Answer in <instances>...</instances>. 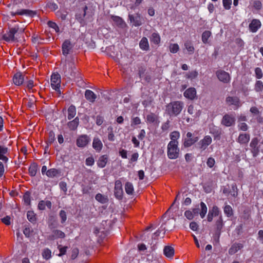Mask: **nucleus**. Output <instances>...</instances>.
Returning a JSON list of instances; mask_svg holds the SVG:
<instances>
[{
  "label": "nucleus",
  "instance_id": "1",
  "mask_svg": "<svg viewBox=\"0 0 263 263\" xmlns=\"http://www.w3.org/2000/svg\"><path fill=\"white\" fill-rule=\"evenodd\" d=\"M183 103L181 101H173L166 106L165 111L170 116H177L182 111Z\"/></svg>",
  "mask_w": 263,
  "mask_h": 263
},
{
  "label": "nucleus",
  "instance_id": "2",
  "mask_svg": "<svg viewBox=\"0 0 263 263\" xmlns=\"http://www.w3.org/2000/svg\"><path fill=\"white\" fill-rule=\"evenodd\" d=\"M62 64L63 65V71L65 76H73L76 69L74 59L70 58L65 60L64 62H62Z\"/></svg>",
  "mask_w": 263,
  "mask_h": 263
},
{
  "label": "nucleus",
  "instance_id": "3",
  "mask_svg": "<svg viewBox=\"0 0 263 263\" xmlns=\"http://www.w3.org/2000/svg\"><path fill=\"white\" fill-rule=\"evenodd\" d=\"M178 145V144L168 143L167 145V156L170 159H175L178 157L179 149Z\"/></svg>",
  "mask_w": 263,
  "mask_h": 263
},
{
  "label": "nucleus",
  "instance_id": "4",
  "mask_svg": "<svg viewBox=\"0 0 263 263\" xmlns=\"http://www.w3.org/2000/svg\"><path fill=\"white\" fill-rule=\"evenodd\" d=\"M61 84V78L60 76L58 73H53L51 77V86L54 90L61 94L60 89Z\"/></svg>",
  "mask_w": 263,
  "mask_h": 263
},
{
  "label": "nucleus",
  "instance_id": "5",
  "mask_svg": "<svg viewBox=\"0 0 263 263\" xmlns=\"http://www.w3.org/2000/svg\"><path fill=\"white\" fill-rule=\"evenodd\" d=\"M212 142V139L210 136H205L198 143V148L201 151H204Z\"/></svg>",
  "mask_w": 263,
  "mask_h": 263
},
{
  "label": "nucleus",
  "instance_id": "6",
  "mask_svg": "<svg viewBox=\"0 0 263 263\" xmlns=\"http://www.w3.org/2000/svg\"><path fill=\"white\" fill-rule=\"evenodd\" d=\"M18 27L14 26L9 29V31L4 34L3 39L6 42H13L14 41V34L18 31Z\"/></svg>",
  "mask_w": 263,
  "mask_h": 263
},
{
  "label": "nucleus",
  "instance_id": "7",
  "mask_svg": "<svg viewBox=\"0 0 263 263\" xmlns=\"http://www.w3.org/2000/svg\"><path fill=\"white\" fill-rule=\"evenodd\" d=\"M90 141V139L88 136L83 135L77 138L76 144L79 147H84L86 146Z\"/></svg>",
  "mask_w": 263,
  "mask_h": 263
},
{
  "label": "nucleus",
  "instance_id": "8",
  "mask_svg": "<svg viewBox=\"0 0 263 263\" xmlns=\"http://www.w3.org/2000/svg\"><path fill=\"white\" fill-rule=\"evenodd\" d=\"M227 103L229 105L233 106L234 109H237L241 106L239 99L237 97H228L226 99Z\"/></svg>",
  "mask_w": 263,
  "mask_h": 263
},
{
  "label": "nucleus",
  "instance_id": "9",
  "mask_svg": "<svg viewBox=\"0 0 263 263\" xmlns=\"http://www.w3.org/2000/svg\"><path fill=\"white\" fill-rule=\"evenodd\" d=\"M218 79L223 83H228L230 81V74L223 70H219L216 73Z\"/></svg>",
  "mask_w": 263,
  "mask_h": 263
},
{
  "label": "nucleus",
  "instance_id": "10",
  "mask_svg": "<svg viewBox=\"0 0 263 263\" xmlns=\"http://www.w3.org/2000/svg\"><path fill=\"white\" fill-rule=\"evenodd\" d=\"M8 147L4 145L0 144V160H2L5 163H7L8 161Z\"/></svg>",
  "mask_w": 263,
  "mask_h": 263
},
{
  "label": "nucleus",
  "instance_id": "11",
  "mask_svg": "<svg viewBox=\"0 0 263 263\" xmlns=\"http://www.w3.org/2000/svg\"><path fill=\"white\" fill-rule=\"evenodd\" d=\"M123 194L122 185L120 180H117L115 184V195L120 199L122 197Z\"/></svg>",
  "mask_w": 263,
  "mask_h": 263
},
{
  "label": "nucleus",
  "instance_id": "12",
  "mask_svg": "<svg viewBox=\"0 0 263 263\" xmlns=\"http://www.w3.org/2000/svg\"><path fill=\"white\" fill-rule=\"evenodd\" d=\"M24 81V76L20 72L16 73L13 77V82L15 85L20 86Z\"/></svg>",
  "mask_w": 263,
  "mask_h": 263
},
{
  "label": "nucleus",
  "instance_id": "13",
  "mask_svg": "<svg viewBox=\"0 0 263 263\" xmlns=\"http://www.w3.org/2000/svg\"><path fill=\"white\" fill-rule=\"evenodd\" d=\"M130 21L135 26H139L142 24V18L139 14H137L136 16H134L133 15H129Z\"/></svg>",
  "mask_w": 263,
  "mask_h": 263
},
{
  "label": "nucleus",
  "instance_id": "14",
  "mask_svg": "<svg viewBox=\"0 0 263 263\" xmlns=\"http://www.w3.org/2000/svg\"><path fill=\"white\" fill-rule=\"evenodd\" d=\"M219 212L220 211L218 208L216 206H214L212 209L210 210L209 211L207 217L208 221H212L213 217L218 216L219 214Z\"/></svg>",
  "mask_w": 263,
  "mask_h": 263
},
{
  "label": "nucleus",
  "instance_id": "15",
  "mask_svg": "<svg viewBox=\"0 0 263 263\" xmlns=\"http://www.w3.org/2000/svg\"><path fill=\"white\" fill-rule=\"evenodd\" d=\"M261 26L259 20L253 19L249 25V29L252 32H256Z\"/></svg>",
  "mask_w": 263,
  "mask_h": 263
},
{
  "label": "nucleus",
  "instance_id": "16",
  "mask_svg": "<svg viewBox=\"0 0 263 263\" xmlns=\"http://www.w3.org/2000/svg\"><path fill=\"white\" fill-rule=\"evenodd\" d=\"M184 96L190 100H193L196 96L195 88L191 87L186 89L184 92Z\"/></svg>",
  "mask_w": 263,
  "mask_h": 263
},
{
  "label": "nucleus",
  "instance_id": "17",
  "mask_svg": "<svg viewBox=\"0 0 263 263\" xmlns=\"http://www.w3.org/2000/svg\"><path fill=\"white\" fill-rule=\"evenodd\" d=\"M235 121L234 118L231 116L226 115L222 119V123L226 126H231Z\"/></svg>",
  "mask_w": 263,
  "mask_h": 263
},
{
  "label": "nucleus",
  "instance_id": "18",
  "mask_svg": "<svg viewBox=\"0 0 263 263\" xmlns=\"http://www.w3.org/2000/svg\"><path fill=\"white\" fill-rule=\"evenodd\" d=\"M187 112L195 118H198L201 115L200 109H195L193 105H190L187 108Z\"/></svg>",
  "mask_w": 263,
  "mask_h": 263
},
{
  "label": "nucleus",
  "instance_id": "19",
  "mask_svg": "<svg viewBox=\"0 0 263 263\" xmlns=\"http://www.w3.org/2000/svg\"><path fill=\"white\" fill-rule=\"evenodd\" d=\"M92 147L98 152L101 151L103 147V144L99 138H94L92 142Z\"/></svg>",
  "mask_w": 263,
  "mask_h": 263
},
{
  "label": "nucleus",
  "instance_id": "20",
  "mask_svg": "<svg viewBox=\"0 0 263 263\" xmlns=\"http://www.w3.org/2000/svg\"><path fill=\"white\" fill-rule=\"evenodd\" d=\"M198 213V209L197 208L193 209L192 210H187L184 212L185 217L189 220H192L194 218L195 215Z\"/></svg>",
  "mask_w": 263,
  "mask_h": 263
},
{
  "label": "nucleus",
  "instance_id": "21",
  "mask_svg": "<svg viewBox=\"0 0 263 263\" xmlns=\"http://www.w3.org/2000/svg\"><path fill=\"white\" fill-rule=\"evenodd\" d=\"M250 140V135L247 134H241L239 135L237 141L241 144H246Z\"/></svg>",
  "mask_w": 263,
  "mask_h": 263
},
{
  "label": "nucleus",
  "instance_id": "22",
  "mask_svg": "<svg viewBox=\"0 0 263 263\" xmlns=\"http://www.w3.org/2000/svg\"><path fill=\"white\" fill-rule=\"evenodd\" d=\"M72 48L70 42L68 40H66L62 45V51L64 55H66L69 53Z\"/></svg>",
  "mask_w": 263,
  "mask_h": 263
},
{
  "label": "nucleus",
  "instance_id": "23",
  "mask_svg": "<svg viewBox=\"0 0 263 263\" xmlns=\"http://www.w3.org/2000/svg\"><path fill=\"white\" fill-rule=\"evenodd\" d=\"M163 253L166 257L172 259L174 255V249L171 246H165L163 249Z\"/></svg>",
  "mask_w": 263,
  "mask_h": 263
},
{
  "label": "nucleus",
  "instance_id": "24",
  "mask_svg": "<svg viewBox=\"0 0 263 263\" xmlns=\"http://www.w3.org/2000/svg\"><path fill=\"white\" fill-rule=\"evenodd\" d=\"M139 47L142 50L147 51L149 49V46L146 37H143L142 38L139 43Z\"/></svg>",
  "mask_w": 263,
  "mask_h": 263
},
{
  "label": "nucleus",
  "instance_id": "25",
  "mask_svg": "<svg viewBox=\"0 0 263 263\" xmlns=\"http://www.w3.org/2000/svg\"><path fill=\"white\" fill-rule=\"evenodd\" d=\"M242 248L243 245L241 243H234L229 249V253L230 255L234 254Z\"/></svg>",
  "mask_w": 263,
  "mask_h": 263
},
{
  "label": "nucleus",
  "instance_id": "26",
  "mask_svg": "<svg viewBox=\"0 0 263 263\" xmlns=\"http://www.w3.org/2000/svg\"><path fill=\"white\" fill-rule=\"evenodd\" d=\"M180 133L177 131H174L170 134L171 141L169 143L178 144V139L180 138Z\"/></svg>",
  "mask_w": 263,
  "mask_h": 263
},
{
  "label": "nucleus",
  "instance_id": "27",
  "mask_svg": "<svg viewBox=\"0 0 263 263\" xmlns=\"http://www.w3.org/2000/svg\"><path fill=\"white\" fill-rule=\"evenodd\" d=\"M85 97L87 100L91 102H93L97 98L95 93L90 90H86L85 91Z\"/></svg>",
  "mask_w": 263,
  "mask_h": 263
},
{
  "label": "nucleus",
  "instance_id": "28",
  "mask_svg": "<svg viewBox=\"0 0 263 263\" xmlns=\"http://www.w3.org/2000/svg\"><path fill=\"white\" fill-rule=\"evenodd\" d=\"M184 46L185 49L187 51L189 54H192L194 53L195 49L191 41H185L184 44Z\"/></svg>",
  "mask_w": 263,
  "mask_h": 263
},
{
  "label": "nucleus",
  "instance_id": "29",
  "mask_svg": "<svg viewBox=\"0 0 263 263\" xmlns=\"http://www.w3.org/2000/svg\"><path fill=\"white\" fill-rule=\"evenodd\" d=\"M108 161V157L106 155L101 156L97 162L98 166L103 168L105 166Z\"/></svg>",
  "mask_w": 263,
  "mask_h": 263
},
{
  "label": "nucleus",
  "instance_id": "30",
  "mask_svg": "<svg viewBox=\"0 0 263 263\" xmlns=\"http://www.w3.org/2000/svg\"><path fill=\"white\" fill-rule=\"evenodd\" d=\"M198 140V138L197 137H194V138H186L184 140L183 144L184 146L185 147H190L197 142Z\"/></svg>",
  "mask_w": 263,
  "mask_h": 263
},
{
  "label": "nucleus",
  "instance_id": "31",
  "mask_svg": "<svg viewBox=\"0 0 263 263\" xmlns=\"http://www.w3.org/2000/svg\"><path fill=\"white\" fill-rule=\"evenodd\" d=\"M76 115V108L75 106L71 105L68 109V119L69 120L73 118Z\"/></svg>",
  "mask_w": 263,
  "mask_h": 263
},
{
  "label": "nucleus",
  "instance_id": "32",
  "mask_svg": "<svg viewBox=\"0 0 263 263\" xmlns=\"http://www.w3.org/2000/svg\"><path fill=\"white\" fill-rule=\"evenodd\" d=\"M79 119L78 118H76L74 120H73L72 121H71L68 123V127L71 130H74L77 128V127L79 125Z\"/></svg>",
  "mask_w": 263,
  "mask_h": 263
},
{
  "label": "nucleus",
  "instance_id": "33",
  "mask_svg": "<svg viewBox=\"0 0 263 263\" xmlns=\"http://www.w3.org/2000/svg\"><path fill=\"white\" fill-rule=\"evenodd\" d=\"M157 117L154 114H150L147 115L146 121L149 123H155L157 122Z\"/></svg>",
  "mask_w": 263,
  "mask_h": 263
},
{
  "label": "nucleus",
  "instance_id": "34",
  "mask_svg": "<svg viewBox=\"0 0 263 263\" xmlns=\"http://www.w3.org/2000/svg\"><path fill=\"white\" fill-rule=\"evenodd\" d=\"M251 5L256 10H260L262 7V3L260 0H252Z\"/></svg>",
  "mask_w": 263,
  "mask_h": 263
},
{
  "label": "nucleus",
  "instance_id": "35",
  "mask_svg": "<svg viewBox=\"0 0 263 263\" xmlns=\"http://www.w3.org/2000/svg\"><path fill=\"white\" fill-rule=\"evenodd\" d=\"M151 41L155 44H158L160 42V36L158 33L154 32L152 34Z\"/></svg>",
  "mask_w": 263,
  "mask_h": 263
},
{
  "label": "nucleus",
  "instance_id": "36",
  "mask_svg": "<svg viewBox=\"0 0 263 263\" xmlns=\"http://www.w3.org/2000/svg\"><path fill=\"white\" fill-rule=\"evenodd\" d=\"M65 235L64 232L60 230H55L53 232L52 238L53 239H57V238H63L65 237Z\"/></svg>",
  "mask_w": 263,
  "mask_h": 263
},
{
  "label": "nucleus",
  "instance_id": "37",
  "mask_svg": "<svg viewBox=\"0 0 263 263\" xmlns=\"http://www.w3.org/2000/svg\"><path fill=\"white\" fill-rule=\"evenodd\" d=\"M95 198L98 201L102 203H105L108 201V198L106 196H104L100 193L97 194Z\"/></svg>",
  "mask_w": 263,
  "mask_h": 263
},
{
  "label": "nucleus",
  "instance_id": "38",
  "mask_svg": "<svg viewBox=\"0 0 263 263\" xmlns=\"http://www.w3.org/2000/svg\"><path fill=\"white\" fill-rule=\"evenodd\" d=\"M59 173L58 170L55 168H51L46 172V175L49 177H54L57 176Z\"/></svg>",
  "mask_w": 263,
  "mask_h": 263
},
{
  "label": "nucleus",
  "instance_id": "39",
  "mask_svg": "<svg viewBox=\"0 0 263 263\" xmlns=\"http://www.w3.org/2000/svg\"><path fill=\"white\" fill-rule=\"evenodd\" d=\"M112 20L117 25L123 27L125 25L123 20L119 16H115L112 17Z\"/></svg>",
  "mask_w": 263,
  "mask_h": 263
},
{
  "label": "nucleus",
  "instance_id": "40",
  "mask_svg": "<svg viewBox=\"0 0 263 263\" xmlns=\"http://www.w3.org/2000/svg\"><path fill=\"white\" fill-rule=\"evenodd\" d=\"M200 207H201V211L199 214H200V216L201 218H203L204 217L205 214H206L207 207H206V205H205V204L203 202H201Z\"/></svg>",
  "mask_w": 263,
  "mask_h": 263
},
{
  "label": "nucleus",
  "instance_id": "41",
  "mask_svg": "<svg viewBox=\"0 0 263 263\" xmlns=\"http://www.w3.org/2000/svg\"><path fill=\"white\" fill-rule=\"evenodd\" d=\"M42 256L44 259L48 260L51 257V251L48 248L43 250Z\"/></svg>",
  "mask_w": 263,
  "mask_h": 263
},
{
  "label": "nucleus",
  "instance_id": "42",
  "mask_svg": "<svg viewBox=\"0 0 263 263\" xmlns=\"http://www.w3.org/2000/svg\"><path fill=\"white\" fill-rule=\"evenodd\" d=\"M125 190L127 194L131 195L134 191V187L132 183L127 182L125 184Z\"/></svg>",
  "mask_w": 263,
  "mask_h": 263
},
{
  "label": "nucleus",
  "instance_id": "43",
  "mask_svg": "<svg viewBox=\"0 0 263 263\" xmlns=\"http://www.w3.org/2000/svg\"><path fill=\"white\" fill-rule=\"evenodd\" d=\"M211 35V32L209 31H204L202 34V42L206 44L208 43V39Z\"/></svg>",
  "mask_w": 263,
  "mask_h": 263
},
{
  "label": "nucleus",
  "instance_id": "44",
  "mask_svg": "<svg viewBox=\"0 0 263 263\" xmlns=\"http://www.w3.org/2000/svg\"><path fill=\"white\" fill-rule=\"evenodd\" d=\"M169 49L171 53H176L178 51L179 47L177 44H171L169 46Z\"/></svg>",
  "mask_w": 263,
  "mask_h": 263
},
{
  "label": "nucleus",
  "instance_id": "45",
  "mask_svg": "<svg viewBox=\"0 0 263 263\" xmlns=\"http://www.w3.org/2000/svg\"><path fill=\"white\" fill-rule=\"evenodd\" d=\"M28 219L31 222H33L36 220L35 215L33 211H28L27 213Z\"/></svg>",
  "mask_w": 263,
  "mask_h": 263
},
{
  "label": "nucleus",
  "instance_id": "46",
  "mask_svg": "<svg viewBox=\"0 0 263 263\" xmlns=\"http://www.w3.org/2000/svg\"><path fill=\"white\" fill-rule=\"evenodd\" d=\"M223 224L222 221V218L221 216H220L219 219L216 222V229L218 231H220L223 228Z\"/></svg>",
  "mask_w": 263,
  "mask_h": 263
},
{
  "label": "nucleus",
  "instance_id": "47",
  "mask_svg": "<svg viewBox=\"0 0 263 263\" xmlns=\"http://www.w3.org/2000/svg\"><path fill=\"white\" fill-rule=\"evenodd\" d=\"M263 89V83L261 81H257L255 85V90L259 92Z\"/></svg>",
  "mask_w": 263,
  "mask_h": 263
},
{
  "label": "nucleus",
  "instance_id": "48",
  "mask_svg": "<svg viewBox=\"0 0 263 263\" xmlns=\"http://www.w3.org/2000/svg\"><path fill=\"white\" fill-rule=\"evenodd\" d=\"M224 213L228 217L232 216L233 211L231 206L230 205H226L224 208Z\"/></svg>",
  "mask_w": 263,
  "mask_h": 263
},
{
  "label": "nucleus",
  "instance_id": "49",
  "mask_svg": "<svg viewBox=\"0 0 263 263\" xmlns=\"http://www.w3.org/2000/svg\"><path fill=\"white\" fill-rule=\"evenodd\" d=\"M48 25L49 26V27L53 29L54 30V31H55V32H57V33L59 32V31H60L59 28L58 26L57 25V24L56 23H55L54 22H53L51 21H49L48 22Z\"/></svg>",
  "mask_w": 263,
  "mask_h": 263
},
{
  "label": "nucleus",
  "instance_id": "50",
  "mask_svg": "<svg viewBox=\"0 0 263 263\" xmlns=\"http://www.w3.org/2000/svg\"><path fill=\"white\" fill-rule=\"evenodd\" d=\"M34 86L33 81L32 80H29L26 83V87L27 89L31 92L33 91V88Z\"/></svg>",
  "mask_w": 263,
  "mask_h": 263
},
{
  "label": "nucleus",
  "instance_id": "51",
  "mask_svg": "<svg viewBox=\"0 0 263 263\" xmlns=\"http://www.w3.org/2000/svg\"><path fill=\"white\" fill-rule=\"evenodd\" d=\"M36 166L34 165H31L29 168V173L31 176H34L36 174Z\"/></svg>",
  "mask_w": 263,
  "mask_h": 263
},
{
  "label": "nucleus",
  "instance_id": "52",
  "mask_svg": "<svg viewBox=\"0 0 263 263\" xmlns=\"http://www.w3.org/2000/svg\"><path fill=\"white\" fill-rule=\"evenodd\" d=\"M222 4L226 9L229 10L232 5V0H222Z\"/></svg>",
  "mask_w": 263,
  "mask_h": 263
},
{
  "label": "nucleus",
  "instance_id": "53",
  "mask_svg": "<svg viewBox=\"0 0 263 263\" xmlns=\"http://www.w3.org/2000/svg\"><path fill=\"white\" fill-rule=\"evenodd\" d=\"M198 76V72L196 70H193L192 71H190L187 74V78L190 79H194L196 78Z\"/></svg>",
  "mask_w": 263,
  "mask_h": 263
},
{
  "label": "nucleus",
  "instance_id": "54",
  "mask_svg": "<svg viewBox=\"0 0 263 263\" xmlns=\"http://www.w3.org/2000/svg\"><path fill=\"white\" fill-rule=\"evenodd\" d=\"M58 248L60 251V253L58 254V256H62L65 254L67 249V247H62L61 245H59Z\"/></svg>",
  "mask_w": 263,
  "mask_h": 263
},
{
  "label": "nucleus",
  "instance_id": "55",
  "mask_svg": "<svg viewBox=\"0 0 263 263\" xmlns=\"http://www.w3.org/2000/svg\"><path fill=\"white\" fill-rule=\"evenodd\" d=\"M255 75H256V78L259 79L262 77L263 73H262L261 69L260 68H258V67L256 68L255 69Z\"/></svg>",
  "mask_w": 263,
  "mask_h": 263
},
{
  "label": "nucleus",
  "instance_id": "56",
  "mask_svg": "<svg viewBox=\"0 0 263 263\" xmlns=\"http://www.w3.org/2000/svg\"><path fill=\"white\" fill-rule=\"evenodd\" d=\"M23 199L26 205L30 204V195L28 193H26L24 196H23Z\"/></svg>",
  "mask_w": 263,
  "mask_h": 263
},
{
  "label": "nucleus",
  "instance_id": "57",
  "mask_svg": "<svg viewBox=\"0 0 263 263\" xmlns=\"http://www.w3.org/2000/svg\"><path fill=\"white\" fill-rule=\"evenodd\" d=\"M215 163V161L213 158L210 157L208 159L206 164L209 167L212 168V167H213Z\"/></svg>",
  "mask_w": 263,
  "mask_h": 263
},
{
  "label": "nucleus",
  "instance_id": "58",
  "mask_svg": "<svg viewBox=\"0 0 263 263\" xmlns=\"http://www.w3.org/2000/svg\"><path fill=\"white\" fill-rule=\"evenodd\" d=\"M60 216L61 218V222L62 223L64 222L66 220V219H67L66 214L64 211H63V210L61 211V212L60 213Z\"/></svg>",
  "mask_w": 263,
  "mask_h": 263
},
{
  "label": "nucleus",
  "instance_id": "59",
  "mask_svg": "<svg viewBox=\"0 0 263 263\" xmlns=\"http://www.w3.org/2000/svg\"><path fill=\"white\" fill-rule=\"evenodd\" d=\"M140 123H141V120L138 117L133 118L132 119V126H133V125H138V124H140Z\"/></svg>",
  "mask_w": 263,
  "mask_h": 263
},
{
  "label": "nucleus",
  "instance_id": "60",
  "mask_svg": "<svg viewBox=\"0 0 263 263\" xmlns=\"http://www.w3.org/2000/svg\"><path fill=\"white\" fill-rule=\"evenodd\" d=\"M190 228L193 231H197L198 228L197 223L195 222H192L190 224Z\"/></svg>",
  "mask_w": 263,
  "mask_h": 263
},
{
  "label": "nucleus",
  "instance_id": "61",
  "mask_svg": "<svg viewBox=\"0 0 263 263\" xmlns=\"http://www.w3.org/2000/svg\"><path fill=\"white\" fill-rule=\"evenodd\" d=\"M94 163V160L92 157H88L86 159V164L88 166H91Z\"/></svg>",
  "mask_w": 263,
  "mask_h": 263
},
{
  "label": "nucleus",
  "instance_id": "62",
  "mask_svg": "<svg viewBox=\"0 0 263 263\" xmlns=\"http://www.w3.org/2000/svg\"><path fill=\"white\" fill-rule=\"evenodd\" d=\"M238 127L241 130L246 131L248 129V125L245 123H241L238 125Z\"/></svg>",
  "mask_w": 263,
  "mask_h": 263
},
{
  "label": "nucleus",
  "instance_id": "63",
  "mask_svg": "<svg viewBox=\"0 0 263 263\" xmlns=\"http://www.w3.org/2000/svg\"><path fill=\"white\" fill-rule=\"evenodd\" d=\"M119 154L122 158H127V151L124 149H120Z\"/></svg>",
  "mask_w": 263,
  "mask_h": 263
},
{
  "label": "nucleus",
  "instance_id": "64",
  "mask_svg": "<svg viewBox=\"0 0 263 263\" xmlns=\"http://www.w3.org/2000/svg\"><path fill=\"white\" fill-rule=\"evenodd\" d=\"M79 254V250L77 248L73 249L72 251L71 258L74 259Z\"/></svg>",
  "mask_w": 263,
  "mask_h": 263
}]
</instances>
